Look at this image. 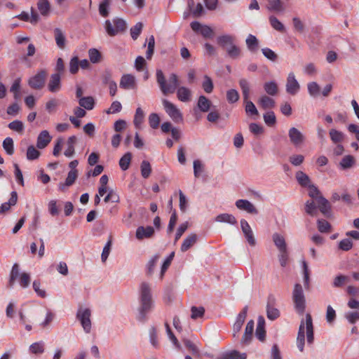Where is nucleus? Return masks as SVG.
I'll list each match as a JSON object with an SVG mask.
<instances>
[{
	"mask_svg": "<svg viewBox=\"0 0 359 359\" xmlns=\"http://www.w3.org/2000/svg\"><path fill=\"white\" fill-rule=\"evenodd\" d=\"M306 330V339L309 344H312L314 339L313 320L310 313L306 314V319L302 320L297 337V345L299 350L304 351L305 341V331Z\"/></svg>",
	"mask_w": 359,
	"mask_h": 359,
	"instance_id": "obj_1",
	"label": "nucleus"
},
{
	"mask_svg": "<svg viewBox=\"0 0 359 359\" xmlns=\"http://www.w3.org/2000/svg\"><path fill=\"white\" fill-rule=\"evenodd\" d=\"M153 301L151 288L147 283H142L140 285V307L139 309L138 320L144 321L147 313L151 309Z\"/></svg>",
	"mask_w": 359,
	"mask_h": 359,
	"instance_id": "obj_2",
	"label": "nucleus"
},
{
	"mask_svg": "<svg viewBox=\"0 0 359 359\" xmlns=\"http://www.w3.org/2000/svg\"><path fill=\"white\" fill-rule=\"evenodd\" d=\"M156 81L163 95L173 93L179 86L178 76L175 74H171L169 77V84H166L165 78L161 69L156 71Z\"/></svg>",
	"mask_w": 359,
	"mask_h": 359,
	"instance_id": "obj_3",
	"label": "nucleus"
},
{
	"mask_svg": "<svg viewBox=\"0 0 359 359\" xmlns=\"http://www.w3.org/2000/svg\"><path fill=\"white\" fill-rule=\"evenodd\" d=\"M218 45L226 50L231 59H237L241 55V49L233 43V37L231 35H222L217 39Z\"/></svg>",
	"mask_w": 359,
	"mask_h": 359,
	"instance_id": "obj_4",
	"label": "nucleus"
},
{
	"mask_svg": "<svg viewBox=\"0 0 359 359\" xmlns=\"http://www.w3.org/2000/svg\"><path fill=\"white\" fill-rule=\"evenodd\" d=\"M292 301L297 313L302 314L306 308V299L302 286L299 283H296L294 286Z\"/></svg>",
	"mask_w": 359,
	"mask_h": 359,
	"instance_id": "obj_5",
	"label": "nucleus"
},
{
	"mask_svg": "<svg viewBox=\"0 0 359 359\" xmlns=\"http://www.w3.org/2000/svg\"><path fill=\"white\" fill-rule=\"evenodd\" d=\"M165 112L175 123H181L183 121V116L180 110L172 102L164 99L162 100Z\"/></svg>",
	"mask_w": 359,
	"mask_h": 359,
	"instance_id": "obj_6",
	"label": "nucleus"
},
{
	"mask_svg": "<svg viewBox=\"0 0 359 359\" xmlns=\"http://www.w3.org/2000/svg\"><path fill=\"white\" fill-rule=\"evenodd\" d=\"M91 311L89 309L79 308L76 313V318L80 321L83 330L89 333L91 330L90 320Z\"/></svg>",
	"mask_w": 359,
	"mask_h": 359,
	"instance_id": "obj_7",
	"label": "nucleus"
},
{
	"mask_svg": "<svg viewBox=\"0 0 359 359\" xmlns=\"http://www.w3.org/2000/svg\"><path fill=\"white\" fill-rule=\"evenodd\" d=\"M46 77V70L41 69L29 79L28 84L33 89L40 90L43 88Z\"/></svg>",
	"mask_w": 359,
	"mask_h": 359,
	"instance_id": "obj_8",
	"label": "nucleus"
},
{
	"mask_svg": "<svg viewBox=\"0 0 359 359\" xmlns=\"http://www.w3.org/2000/svg\"><path fill=\"white\" fill-rule=\"evenodd\" d=\"M300 89V85L295 78L293 72H290L287 77L285 90L286 92L292 95H296Z\"/></svg>",
	"mask_w": 359,
	"mask_h": 359,
	"instance_id": "obj_9",
	"label": "nucleus"
},
{
	"mask_svg": "<svg viewBox=\"0 0 359 359\" xmlns=\"http://www.w3.org/2000/svg\"><path fill=\"white\" fill-rule=\"evenodd\" d=\"M190 26L194 32L201 34L205 38H211L213 36V30L209 26L202 25L198 21L192 22Z\"/></svg>",
	"mask_w": 359,
	"mask_h": 359,
	"instance_id": "obj_10",
	"label": "nucleus"
},
{
	"mask_svg": "<svg viewBox=\"0 0 359 359\" xmlns=\"http://www.w3.org/2000/svg\"><path fill=\"white\" fill-rule=\"evenodd\" d=\"M241 227L249 245L251 246H255L256 244V240L255 238L253 231L250 224L245 219H242L241 220Z\"/></svg>",
	"mask_w": 359,
	"mask_h": 359,
	"instance_id": "obj_11",
	"label": "nucleus"
},
{
	"mask_svg": "<svg viewBox=\"0 0 359 359\" xmlns=\"http://www.w3.org/2000/svg\"><path fill=\"white\" fill-rule=\"evenodd\" d=\"M290 142L295 147L302 145L304 140V135L296 128L292 127L288 131Z\"/></svg>",
	"mask_w": 359,
	"mask_h": 359,
	"instance_id": "obj_12",
	"label": "nucleus"
},
{
	"mask_svg": "<svg viewBox=\"0 0 359 359\" xmlns=\"http://www.w3.org/2000/svg\"><path fill=\"white\" fill-rule=\"evenodd\" d=\"M236 206L238 209L246 211L252 215L258 214L256 207L250 201L245 199H239L236 202Z\"/></svg>",
	"mask_w": 359,
	"mask_h": 359,
	"instance_id": "obj_13",
	"label": "nucleus"
},
{
	"mask_svg": "<svg viewBox=\"0 0 359 359\" xmlns=\"http://www.w3.org/2000/svg\"><path fill=\"white\" fill-rule=\"evenodd\" d=\"M154 234V229L151 226H140L136 229L135 236L138 240L151 238Z\"/></svg>",
	"mask_w": 359,
	"mask_h": 359,
	"instance_id": "obj_14",
	"label": "nucleus"
},
{
	"mask_svg": "<svg viewBox=\"0 0 359 359\" xmlns=\"http://www.w3.org/2000/svg\"><path fill=\"white\" fill-rule=\"evenodd\" d=\"M61 88V76L58 73L53 74L50 76L48 83V89L51 93H57Z\"/></svg>",
	"mask_w": 359,
	"mask_h": 359,
	"instance_id": "obj_15",
	"label": "nucleus"
},
{
	"mask_svg": "<svg viewBox=\"0 0 359 359\" xmlns=\"http://www.w3.org/2000/svg\"><path fill=\"white\" fill-rule=\"evenodd\" d=\"M255 323L252 320H250L245 327V332L241 339V343L243 345H248L251 342L252 339V334L254 332Z\"/></svg>",
	"mask_w": 359,
	"mask_h": 359,
	"instance_id": "obj_16",
	"label": "nucleus"
},
{
	"mask_svg": "<svg viewBox=\"0 0 359 359\" xmlns=\"http://www.w3.org/2000/svg\"><path fill=\"white\" fill-rule=\"evenodd\" d=\"M274 302V297H270L266 306L267 318L271 320L278 318L280 316L279 310L273 306Z\"/></svg>",
	"mask_w": 359,
	"mask_h": 359,
	"instance_id": "obj_17",
	"label": "nucleus"
},
{
	"mask_svg": "<svg viewBox=\"0 0 359 359\" xmlns=\"http://www.w3.org/2000/svg\"><path fill=\"white\" fill-rule=\"evenodd\" d=\"M52 137L50 135L48 130L41 131L37 137L36 147L40 149L46 148L50 142Z\"/></svg>",
	"mask_w": 359,
	"mask_h": 359,
	"instance_id": "obj_18",
	"label": "nucleus"
},
{
	"mask_svg": "<svg viewBox=\"0 0 359 359\" xmlns=\"http://www.w3.org/2000/svg\"><path fill=\"white\" fill-rule=\"evenodd\" d=\"M120 87L126 90L134 89L136 87L135 76L131 74L123 75L120 81Z\"/></svg>",
	"mask_w": 359,
	"mask_h": 359,
	"instance_id": "obj_19",
	"label": "nucleus"
},
{
	"mask_svg": "<svg viewBox=\"0 0 359 359\" xmlns=\"http://www.w3.org/2000/svg\"><path fill=\"white\" fill-rule=\"evenodd\" d=\"M255 335L259 341H264L265 340V320L263 316H260L258 317Z\"/></svg>",
	"mask_w": 359,
	"mask_h": 359,
	"instance_id": "obj_20",
	"label": "nucleus"
},
{
	"mask_svg": "<svg viewBox=\"0 0 359 359\" xmlns=\"http://www.w3.org/2000/svg\"><path fill=\"white\" fill-rule=\"evenodd\" d=\"M198 240V236L196 233H191L187 236L181 245V251L184 252L190 249Z\"/></svg>",
	"mask_w": 359,
	"mask_h": 359,
	"instance_id": "obj_21",
	"label": "nucleus"
},
{
	"mask_svg": "<svg viewBox=\"0 0 359 359\" xmlns=\"http://www.w3.org/2000/svg\"><path fill=\"white\" fill-rule=\"evenodd\" d=\"M54 36L57 47L64 49L66 46V37L60 28L54 29Z\"/></svg>",
	"mask_w": 359,
	"mask_h": 359,
	"instance_id": "obj_22",
	"label": "nucleus"
},
{
	"mask_svg": "<svg viewBox=\"0 0 359 359\" xmlns=\"http://www.w3.org/2000/svg\"><path fill=\"white\" fill-rule=\"evenodd\" d=\"M272 239L278 252L287 250L285 238L282 235L275 233L272 236Z\"/></svg>",
	"mask_w": 359,
	"mask_h": 359,
	"instance_id": "obj_23",
	"label": "nucleus"
},
{
	"mask_svg": "<svg viewBox=\"0 0 359 359\" xmlns=\"http://www.w3.org/2000/svg\"><path fill=\"white\" fill-rule=\"evenodd\" d=\"M18 201V194L16 191H12L8 202H6L0 206V213H5L8 211L11 206L15 205Z\"/></svg>",
	"mask_w": 359,
	"mask_h": 359,
	"instance_id": "obj_24",
	"label": "nucleus"
},
{
	"mask_svg": "<svg viewBox=\"0 0 359 359\" xmlns=\"http://www.w3.org/2000/svg\"><path fill=\"white\" fill-rule=\"evenodd\" d=\"M316 203L318 204L320 211L325 216L328 217L331 208L329 201L324 196H320Z\"/></svg>",
	"mask_w": 359,
	"mask_h": 359,
	"instance_id": "obj_25",
	"label": "nucleus"
},
{
	"mask_svg": "<svg viewBox=\"0 0 359 359\" xmlns=\"http://www.w3.org/2000/svg\"><path fill=\"white\" fill-rule=\"evenodd\" d=\"M191 91L187 87H179L177 90V97L181 102H187L191 100Z\"/></svg>",
	"mask_w": 359,
	"mask_h": 359,
	"instance_id": "obj_26",
	"label": "nucleus"
},
{
	"mask_svg": "<svg viewBox=\"0 0 359 359\" xmlns=\"http://www.w3.org/2000/svg\"><path fill=\"white\" fill-rule=\"evenodd\" d=\"M267 9L276 13H282L285 11L283 3L281 0H268Z\"/></svg>",
	"mask_w": 359,
	"mask_h": 359,
	"instance_id": "obj_27",
	"label": "nucleus"
},
{
	"mask_svg": "<svg viewBox=\"0 0 359 359\" xmlns=\"http://www.w3.org/2000/svg\"><path fill=\"white\" fill-rule=\"evenodd\" d=\"M77 138L76 136L72 135L69 137L67 140V148L64 152V154L67 157H72L74 155L75 150H74V145L76 143Z\"/></svg>",
	"mask_w": 359,
	"mask_h": 359,
	"instance_id": "obj_28",
	"label": "nucleus"
},
{
	"mask_svg": "<svg viewBox=\"0 0 359 359\" xmlns=\"http://www.w3.org/2000/svg\"><path fill=\"white\" fill-rule=\"evenodd\" d=\"M215 221L217 222L228 223L232 225H235L237 224V220L236 217L233 215L228 213H223L217 215L215 217Z\"/></svg>",
	"mask_w": 359,
	"mask_h": 359,
	"instance_id": "obj_29",
	"label": "nucleus"
},
{
	"mask_svg": "<svg viewBox=\"0 0 359 359\" xmlns=\"http://www.w3.org/2000/svg\"><path fill=\"white\" fill-rule=\"evenodd\" d=\"M188 6L191 11L192 15L196 18L199 17L203 13V7L201 3H198L195 6L194 0H189Z\"/></svg>",
	"mask_w": 359,
	"mask_h": 359,
	"instance_id": "obj_30",
	"label": "nucleus"
},
{
	"mask_svg": "<svg viewBox=\"0 0 359 359\" xmlns=\"http://www.w3.org/2000/svg\"><path fill=\"white\" fill-rule=\"evenodd\" d=\"M37 8L42 15L47 16L49 15L50 5L48 0H39Z\"/></svg>",
	"mask_w": 359,
	"mask_h": 359,
	"instance_id": "obj_31",
	"label": "nucleus"
},
{
	"mask_svg": "<svg viewBox=\"0 0 359 359\" xmlns=\"http://www.w3.org/2000/svg\"><path fill=\"white\" fill-rule=\"evenodd\" d=\"M271 26L276 31L280 32H285V28L283 24L274 15H271L269 18Z\"/></svg>",
	"mask_w": 359,
	"mask_h": 359,
	"instance_id": "obj_32",
	"label": "nucleus"
},
{
	"mask_svg": "<svg viewBox=\"0 0 359 359\" xmlns=\"http://www.w3.org/2000/svg\"><path fill=\"white\" fill-rule=\"evenodd\" d=\"M296 179L298 183L302 187H309L311 184V180L309 177L302 171H298L296 172Z\"/></svg>",
	"mask_w": 359,
	"mask_h": 359,
	"instance_id": "obj_33",
	"label": "nucleus"
},
{
	"mask_svg": "<svg viewBox=\"0 0 359 359\" xmlns=\"http://www.w3.org/2000/svg\"><path fill=\"white\" fill-rule=\"evenodd\" d=\"M265 92L271 96H274L278 93V85L275 81H268L264 84Z\"/></svg>",
	"mask_w": 359,
	"mask_h": 359,
	"instance_id": "obj_34",
	"label": "nucleus"
},
{
	"mask_svg": "<svg viewBox=\"0 0 359 359\" xmlns=\"http://www.w3.org/2000/svg\"><path fill=\"white\" fill-rule=\"evenodd\" d=\"M245 353H240L237 351L225 353L217 359H246Z\"/></svg>",
	"mask_w": 359,
	"mask_h": 359,
	"instance_id": "obj_35",
	"label": "nucleus"
},
{
	"mask_svg": "<svg viewBox=\"0 0 359 359\" xmlns=\"http://www.w3.org/2000/svg\"><path fill=\"white\" fill-rule=\"evenodd\" d=\"M182 341L186 348H187L191 352L194 357H200V351L195 344H194L191 340L188 339H184Z\"/></svg>",
	"mask_w": 359,
	"mask_h": 359,
	"instance_id": "obj_36",
	"label": "nucleus"
},
{
	"mask_svg": "<svg viewBox=\"0 0 359 359\" xmlns=\"http://www.w3.org/2000/svg\"><path fill=\"white\" fill-rule=\"evenodd\" d=\"M258 102L264 109L273 108L275 105L274 100L266 95L262 96Z\"/></svg>",
	"mask_w": 359,
	"mask_h": 359,
	"instance_id": "obj_37",
	"label": "nucleus"
},
{
	"mask_svg": "<svg viewBox=\"0 0 359 359\" xmlns=\"http://www.w3.org/2000/svg\"><path fill=\"white\" fill-rule=\"evenodd\" d=\"M355 162V161L353 156L346 155L341 159L339 165L341 169L346 170L351 168L354 165Z\"/></svg>",
	"mask_w": 359,
	"mask_h": 359,
	"instance_id": "obj_38",
	"label": "nucleus"
},
{
	"mask_svg": "<svg viewBox=\"0 0 359 359\" xmlns=\"http://www.w3.org/2000/svg\"><path fill=\"white\" fill-rule=\"evenodd\" d=\"M132 159L130 152L126 153L119 161V165L121 170H126L128 169Z\"/></svg>",
	"mask_w": 359,
	"mask_h": 359,
	"instance_id": "obj_39",
	"label": "nucleus"
},
{
	"mask_svg": "<svg viewBox=\"0 0 359 359\" xmlns=\"http://www.w3.org/2000/svg\"><path fill=\"white\" fill-rule=\"evenodd\" d=\"M2 146L8 155L11 156L14 154V143L11 137L5 138Z\"/></svg>",
	"mask_w": 359,
	"mask_h": 359,
	"instance_id": "obj_40",
	"label": "nucleus"
},
{
	"mask_svg": "<svg viewBox=\"0 0 359 359\" xmlns=\"http://www.w3.org/2000/svg\"><path fill=\"white\" fill-rule=\"evenodd\" d=\"M21 273H20L19 271V266L18 264H14V265L12 267L10 279L8 281V287H12L15 280L20 277Z\"/></svg>",
	"mask_w": 359,
	"mask_h": 359,
	"instance_id": "obj_41",
	"label": "nucleus"
},
{
	"mask_svg": "<svg viewBox=\"0 0 359 359\" xmlns=\"http://www.w3.org/2000/svg\"><path fill=\"white\" fill-rule=\"evenodd\" d=\"M239 85L242 90L243 100H247L250 95V87L248 81L245 79H241L239 80Z\"/></svg>",
	"mask_w": 359,
	"mask_h": 359,
	"instance_id": "obj_42",
	"label": "nucleus"
},
{
	"mask_svg": "<svg viewBox=\"0 0 359 359\" xmlns=\"http://www.w3.org/2000/svg\"><path fill=\"white\" fill-rule=\"evenodd\" d=\"M198 107L201 109V111L206 112L209 110L210 107V102L204 95H201L198 98Z\"/></svg>",
	"mask_w": 359,
	"mask_h": 359,
	"instance_id": "obj_43",
	"label": "nucleus"
},
{
	"mask_svg": "<svg viewBox=\"0 0 359 359\" xmlns=\"http://www.w3.org/2000/svg\"><path fill=\"white\" fill-rule=\"evenodd\" d=\"M141 175L143 178H148L151 172V166L147 161H143L140 165Z\"/></svg>",
	"mask_w": 359,
	"mask_h": 359,
	"instance_id": "obj_44",
	"label": "nucleus"
},
{
	"mask_svg": "<svg viewBox=\"0 0 359 359\" xmlns=\"http://www.w3.org/2000/svg\"><path fill=\"white\" fill-rule=\"evenodd\" d=\"M94 100L92 97H84L79 100V104L81 107L87 110H90L94 107Z\"/></svg>",
	"mask_w": 359,
	"mask_h": 359,
	"instance_id": "obj_45",
	"label": "nucleus"
},
{
	"mask_svg": "<svg viewBox=\"0 0 359 359\" xmlns=\"http://www.w3.org/2000/svg\"><path fill=\"white\" fill-rule=\"evenodd\" d=\"M329 135L331 140L335 144L342 142L344 139V134L336 129H331L329 132Z\"/></svg>",
	"mask_w": 359,
	"mask_h": 359,
	"instance_id": "obj_46",
	"label": "nucleus"
},
{
	"mask_svg": "<svg viewBox=\"0 0 359 359\" xmlns=\"http://www.w3.org/2000/svg\"><path fill=\"white\" fill-rule=\"evenodd\" d=\"M244 102L245 103V110L248 114L251 116L259 115V112L252 102L248 100V99L247 100H244Z\"/></svg>",
	"mask_w": 359,
	"mask_h": 359,
	"instance_id": "obj_47",
	"label": "nucleus"
},
{
	"mask_svg": "<svg viewBox=\"0 0 359 359\" xmlns=\"http://www.w3.org/2000/svg\"><path fill=\"white\" fill-rule=\"evenodd\" d=\"M308 91L311 96L317 97L320 95V86L316 82H311L307 85Z\"/></svg>",
	"mask_w": 359,
	"mask_h": 359,
	"instance_id": "obj_48",
	"label": "nucleus"
},
{
	"mask_svg": "<svg viewBox=\"0 0 359 359\" xmlns=\"http://www.w3.org/2000/svg\"><path fill=\"white\" fill-rule=\"evenodd\" d=\"M144 113L143 110L140 107L137 108L133 121L135 127H140L144 120Z\"/></svg>",
	"mask_w": 359,
	"mask_h": 359,
	"instance_id": "obj_49",
	"label": "nucleus"
},
{
	"mask_svg": "<svg viewBox=\"0 0 359 359\" xmlns=\"http://www.w3.org/2000/svg\"><path fill=\"white\" fill-rule=\"evenodd\" d=\"M111 0H102L99 5V13L102 17H107L109 15L108 8L110 6Z\"/></svg>",
	"mask_w": 359,
	"mask_h": 359,
	"instance_id": "obj_50",
	"label": "nucleus"
},
{
	"mask_svg": "<svg viewBox=\"0 0 359 359\" xmlns=\"http://www.w3.org/2000/svg\"><path fill=\"white\" fill-rule=\"evenodd\" d=\"M40 156V152L33 146H29L27 150V158L29 161L37 159Z\"/></svg>",
	"mask_w": 359,
	"mask_h": 359,
	"instance_id": "obj_51",
	"label": "nucleus"
},
{
	"mask_svg": "<svg viewBox=\"0 0 359 359\" xmlns=\"http://www.w3.org/2000/svg\"><path fill=\"white\" fill-rule=\"evenodd\" d=\"M202 87L205 93H212L214 86L213 82L211 78L207 75L204 76V81L202 83Z\"/></svg>",
	"mask_w": 359,
	"mask_h": 359,
	"instance_id": "obj_52",
	"label": "nucleus"
},
{
	"mask_svg": "<svg viewBox=\"0 0 359 359\" xmlns=\"http://www.w3.org/2000/svg\"><path fill=\"white\" fill-rule=\"evenodd\" d=\"M239 93L238 90L235 89H231L227 90L226 92V100L227 101L231 103H235L239 100Z\"/></svg>",
	"mask_w": 359,
	"mask_h": 359,
	"instance_id": "obj_53",
	"label": "nucleus"
},
{
	"mask_svg": "<svg viewBox=\"0 0 359 359\" xmlns=\"http://www.w3.org/2000/svg\"><path fill=\"white\" fill-rule=\"evenodd\" d=\"M318 229L321 233H327L330 231L331 225L325 219H318L317 222Z\"/></svg>",
	"mask_w": 359,
	"mask_h": 359,
	"instance_id": "obj_54",
	"label": "nucleus"
},
{
	"mask_svg": "<svg viewBox=\"0 0 359 359\" xmlns=\"http://www.w3.org/2000/svg\"><path fill=\"white\" fill-rule=\"evenodd\" d=\"M142 28H143V24L140 22L136 23V25L135 26L131 27L130 35L133 40H136L138 38V36L141 34Z\"/></svg>",
	"mask_w": 359,
	"mask_h": 359,
	"instance_id": "obj_55",
	"label": "nucleus"
},
{
	"mask_svg": "<svg viewBox=\"0 0 359 359\" xmlns=\"http://www.w3.org/2000/svg\"><path fill=\"white\" fill-rule=\"evenodd\" d=\"M88 55L91 62L97 63L101 60L100 53L95 48H90L88 50Z\"/></svg>",
	"mask_w": 359,
	"mask_h": 359,
	"instance_id": "obj_56",
	"label": "nucleus"
},
{
	"mask_svg": "<svg viewBox=\"0 0 359 359\" xmlns=\"http://www.w3.org/2000/svg\"><path fill=\"white\" fill-rule=\"evenodd\" d=\"M308 188L309 189V196L311 198L315 199L316 201H318L320 196H323L321 194L319 189H318V187H316L314 184H311L310 185H309Z\"/></svg>",
	"mask_w": 359,
	"mask_h": 359,
	"instance_id": "obj_57",
	"label": "nucleus"
},
{
	"mask_svg": "<svg viewBox=\"0 0 359 359\" xmlns=\"http://www.w3.org/2000/svg\"><path fill=\"white\" fill-rule=\"evenodd\" d=\"M245 42H246V45H247L248 49L250 50H253L258 46V40L256 38V36H255L252 34L248 35V38L246 39Z\"/></svg>",
	"mask_w": 359,
	"mask_h": 359,
	"instance_id": "obj_58",
	"label": "nucleus"
},
{
	"mask_svg": "<svg viewBox=\"0 0 359 359\" xmlns=\"http://www.w3.org/2000/svg\"><path fill=\"white\" fill-rule=\"evenodd\" d=\"M29 350L34 354L42 353L44 351V344L42 341L33 343L29 346Z\"/></svg>",
	"mask_w": 359,
	"mask_h": 359,
	"instance_id": "obj_59",
	"label": "nucleus"
},
{
	"mask_svg": "<svg viewBox=\"0 0 359 359\" xmlns=\"http://www.w3.org/2000/svg\"><path fill=\"white\" fill-rule=\"evenodd\" d=\"M30 276L27 273H22L19 277V283L23 288L27 287L30 284Z\"/></svg>",
	"mask_w": 359,
	"mask_h": 359,
	"instance_id": "obj_60",
	"label": "nucleus"
},
{
	"mask_svg": "<svg viewBox=\"0 0 359 359\" xmlns=\"http://www.w3.org/2000/svg\"><path fill=\"white\" fill-rule=\"evenodd\" d=\"M191 318L192 319H196L198 318H201L203 316L205 313V309L202 306L196 307L192 306L191 309Z\"/></svg>",
	"mask_w": 359,
	"mask_h": 359,
	"instance_id": "obj_61",
	"label": "nucleus"
},
{
	"mask_svg": "<svg viewBox=\"0 0 359 359\" xmlns=\"http://www.w3.org/2000/svg\"><path fill=\"white\" fill-rule=\"evenodd\" d=\"M8 126L11 130L18 133H22L24 130L22 122L18 120L11 122Z\"/></svg>",
	"mask_w": 359,
	"mask_h": 359,
	"instance_id": "obj_62",
	"label": "nucleus"
},
{
	"mask_svg": "<svg viewBox=\"0 0 359 359\" xmlns=\"http://www.w3.org/2000/svg\"><path fill=\"white\" fill-rule=\"evenodd\" d=\"M79 68V57L77 56L73 57L69 62V72L72 74L78 72Z\"/></svg>",
	"mask_w": 359,
	"mask_h": 359,
	"instance_id": "obj_63",
	"label": "nucleus"
},
{
	"mask_svg": "<svg viewBox=\"0 0 359 359\" xmlns=\"http://www.w3.org/2000/svg\"><path fill=\"white\" fill-rule=\"evenodd\" d=\"M160 118L156 113H151L149 116V123L151 128L156 129L158 127Z\"/></svg>",
	"mask_w": 359,
	"mask_h": 359,
	"instance_id": "obj_64",
	"label": "nucleus"
}]
</instances>
